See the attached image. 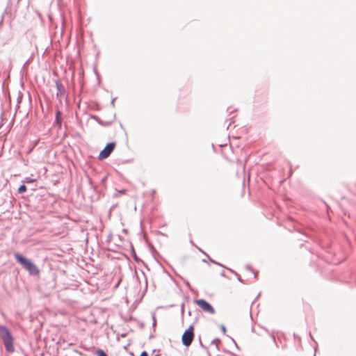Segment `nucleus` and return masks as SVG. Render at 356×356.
<instances>
[{
	"label": "nucleus",
	"instance_id": "24",
	"mask_svg": "<svg viewBox=\"0 0 356 356\" xmlns=\"http://www.w3.org/2000/svg\"><path fill=\"white\" fill-rule=\"evenodd\" d=\"M231 339H232V341L234 342V343L235 344V346L238 349L239 348H238V346L237 343H236V341H234V339H232V338H231Z\"/></svg>",
	"mask_w": 356,
	"mask_h": 356
},
{
	"label": "nucleus",
	"instance_id": "25",
	"mask_svg": "<svg viewBox=\"0 0 356 356\" xmlns=\"http://www.w3.org/2000/svg\"><path fill=\"white\" fill-rule=\"evenodd\" d=\"M200 346H201L202 347H203L204 348L207 349V348L203 345V343H202L201 340H200Z\"/></svg>",
	"mask_w": 356,
	"mask_h": 356
},
{
	"label": "nucleus",
	"instance_id": "1",
	"mask_svg": "<svg viewBox=\"0 0 356 356\" xmlns=\"http://www.w3.org/2000/svg\"><path fill=\"white\" fill-rule=\"evenodd\" d=\"M13 256L16 261L26 270L31 276L38 275L40 273L38 266L29 259L19 252H14Z\"/></svg>",
	"mask_w": 356,
	"mask_h": 356
},
{
	"label": "nucleus",
	"instance_id": "28",
	"mask_svg": "<svg viewBox=\"0 0 356 356\" xmlns=\"http://www.w3.org/2000/svg\"><path fill=\"white\" fill-rule=\"evenodd\" d=\"M202 261H203V262H207L206 259H202Z\"/></svg>",
	"mask_w": 356,
	"mask_h": 356
},
{
	"label": "nucleus",
	"instance_id": "30",
	"mask_svg": "<svg viewBox=\"0 0 356 356\" xmlns=\"http://www.w3.org/2000/svg\"><path fill=\"white\" fill-rule=\"evenodd\" d=\"M25 356H26V355H25Z\"/></svg>",
	"mask_w": 356,
	"mask_h": 356
},
{
	"label": "nucleus",
	"instance_id": "20",
	"mask_svg": "<svg viewBox=\"0 0 356 356\" xmlns=\"http://www.w3.org/2000/svg\"><path fill=\"white\" fill-rule=\"evenodd\" d=\"M140 356H148V354L145 351V350H143L141 353H140Z\"/></svg>",
	"mask_w": 356,
	"mask_h": 356
},
{
	"label": "nucleus",
	"instance_id": "16",
	"mask_svg": "<svg viewBox=\"0 0 356 356\" xmlns=\"http://www.w3.org/2000/svg\"><path fill=\"white\" fill-rule=\"evenodd\" d=\"M152 319H153L152 326L155 327L156 322V317H155L154 314H152Z\"/></svg>",
	"mask_w": 356,
	"mask_h": 356
},
{
	"label": "nucleus",
	"instance_id": "7",
	"mask_svg": "<svg viewBox=\"0 0 356 356\" xmlns=\"http://www.w3.org/2000/svg\"><path fill=\"white\" fill-rule=\"evenodd\" d=\"M56 125L58 126L59 128L61 127L62 125V113L60 111H57L56 113V118L55 122Z\"/></svg>",
	"mask_w": 356,
	"mask_h": 356
},
{
	"label": "nucleus",
	"instance_id": "2",
	"mask_svg": "<svg viewBox=\"0 0 356 356\" xmlns=\"http://www.w3.org/2000/svg\"><path fill=\"white\" fill-rule=\"evenodd\" d=\"M0 339L8 353L15 352L14 337L11 331L4 325H0Z\"/></svg>",
	"mask_w": 356,
	"mask_h": 356
},
{
	"label": "nucleus",
	"instance_id": "6",
	"mask_svg": "<svg viewBox=\"0 0 356 356\" xmlns=\"http://www.w3.org/2000/svg\"><path fill=\"white\" fill-rule=\"evenodd\" d=\"M55 83L57 90L56 94V97L60 99L63 98L65 95V89L64 86L59 80H56Z\"/></svg>",
	"mask_w": 356,
	"mask_h": 356
},
{
	"label": "nucleus",
	"instance_id": "15",
	"mask_svg": "<svg viewBox=\"0 0 356 356\" xmlns=\"http://www.w3.org/2000/svg\"><path fill=\"white\" fill-rule=\"evenodd\" d=\"M235 275H236V277H237V280H238L240 282H241V283H244L243 280L241 279V277H240V275H239L238 273H235Z\"/></svg>",
	"mask_w": 356,
	"mask_h": 356
},
{
	"label": "nucleus",
	"instance_id": "18",
	"mask_svg": "<svg viewBox=\"0 0 356 356\" xmlns=\"http://www.w3.org/2000/svg\"><path fill=\"white\" fill-rule=\"evenodd\" d=\"M142 273H143V275L145 277V289H147V277H145V275L144 272H142Z\"/></svg>",
	"mask_w": 356,
	"mask_h": 356
},
{
	"label": "nucleus",
	"instance_id": "3",
	"mask_svg": "<svg viewBox=\"0 0 356 356\" xmlns=\"http://www.w3.org/2000/svg\"><path fill=\"white\" fill-rule=\"evenodd\" d=\"M194 327L193 325H191L183 333L181 336V342L182 344L188 347L193 342L194 339Z\"/></svg>",
	"mask_w": 356,
	"mask_h": 356
},
{
	"label": "nucleus",
	"instance_id": "12",
	"mask_svg": "<svg viewBox=\"0 0 356 356\" xmlns=\"http://www.w3.org/2000/svg\"><path fill=\"white\" fill-rule=\"evenodd\" d=\"M35 181H36V179H32L31 177H26L24 180V183H27V184L33 183Z\"/></svg>",
	"mask_w": 356,
	"mask_h": 356
},
{
	"label": "nucleus",
	"instance_id": "27",
	"mask_svg": "<svg viewBox=\"0 0 356 356\" xmlns=\"http://www.w3.org/2000/svg\"><path fill=\"white\" fill-rule=\"evenodd\" d=\"M208 356H211L210 353L207 350Z\"/></svg>",
	"mask_w": 356,
	"mask_h": 356
},
{
	"label": "nucleus",
	"instance_id": "23",
	"mask_svg": "<svg viewBox=\"0 0 356 356\" xmlns=\"http://www.w3.org/2000/svg\"><path fill=\"white\" fill-rule=\"evenodd\" d=\"M181 314H184V304H182V305H181Z\"/></svg>",
	"mask_w": 356,
	"mask_h": 356
},
{
	"label": "nucleus",
	"instance_id": "13",
	"mask_svg": "<svg viewBox=\"0 0 356 356\" xmlns=\"http://www.w3.org/2000/svg\"><path fill=\"white\" fill-rule=\"evenodd\" d=\"M266 331L269 333V334H270V337H271V339H272V340H273V343H274L275 344V346L277 347L278 346H277V343H276L275 337V335H274L273 332H269L268 330H266Z\"/></svg>",
	"mask_w": 356,
	"mask_h": 356
},
{
	"label": "nucleus",
	"instance_id": "4",
	"mask_svg": "<svg viewBox=\"0 0 356 356\" xmlns=\"http://www.w3.org/2000/svg\"><path fill=\"white\" fill-rule=\"evenodd\" d=\"M115 147V142H110L108 143L104 148L99 152V154L98 156V159L100 160L108 158L112 152L114 150Z\"/></svg>",
	"mask_w": 356,
	"mask_h": 356
},
{
	"label": "nucleus",
	"instance_id": "29",
	"mask_svg": "<svg viewBox=\"0 0 356 356\" xmlns=\"http://www.w3.org/2000/svg\"><path fill=\"white\" fill-rule=\"evenodd\" d=\"M155 356H159L158 355H155Z\"/></svg>",
	"mask_w": 356,
	"mask_h": 356
},
{
	"label": "nucleus",
	"instance_id": "9",
	"mask_svg": "<svg viewBox=\"0 0 356 356\" xmlns=\"http://www.w3.org/2000/svg\"><path fill=\"white\" fill-rule=\"evenodd\" d=\"M131 255L136 263L139 264L140 262H142V260L137 256L134 248H131Z\"/></svg>",
	"mask_w": 356,
	"mask_h": 356
},
{
	"label": "nucleus",
	"instance_id": "22",
	"mask_svg": "<svg viewBox=\"0 0 356 356\" xmlns=\"http://www.w3.org/2000/svg\"><path fill=\"white\" fill-rule=\"evenodd\" d=\"M251 272L254 274V278H256V277H257V276L258 272H256V271H254V270H253V271H251Z\"/></svg>",
	"mask_w": 356,
	"mask_h": 356
},
{
	"label": "nucleus",
	"instance_id": "17",
	"mask_svg": "<svg viewBox=\"0 0 356 356\" xmlns=\"http://www.w3.org/2000/svg\"><path fill=\"white\" fill-rule=\"evenodd\" d=\"M220 329H221L222 332L224 334H225V332H226V327H225V326L224 325H220Z\"/></svg>",
	"mask_w": 356,
	"mask_h": 356
},
{
	"label": "nucleus",
	"instance_id": "11",
	"mask_svg": "<svg viewBox=\"0 0 356 356\" xmlns=\"http://www.w3.org/2000/svg\"><path fill=\"white\" fill-rule=\"evenodd\" d=\"M96 354L97 356H108L107 354L106 353V352L100 348H98L96 350Z\"/></svg>",
	"mask_w": 356,
	"mask_h": 356
},
{
	"label": "nucleus",
	"instance_id": "14",
	"mask_svg": "<svg viewBox=\"0 0 356 356\" xmlns=\"http://www.w3.org/2000/svg\"><path fill=\"white\" fill-rule=\"evenodd\" d=\"M219 341H220V339L216 338V339H213L211 341V343H216V348L218 349V345L217 343L219 342Z\"/></svg>",
	"mask_w": 356,
	"mask_h": 356
},
{
	"label": "nucleus",
	"instance_id": "5",
	"mask_svg": "<svg viewBox=\"0 0 356 356\" xmlns=\"http://www.w3.org/2000/svg\"><path fill=\"white\" fill-rule=\"evenodd\" d=\"M195 302L198 307H200L204 312L213 314L215 309L213 306L204 299H197L195 300Z\"/></svg>",
	"mask_w": 356,
	"mask_h": 356
},
{
	"label": "nucleus",
	"instance_id": "19",
	"mask_svg": "<svg viewBox=\"0 0 356 356\" xmlns=\"http://www.w3.org/2000/svg\"><path fill=\"white\" fill-rule=\"evenodd\" d=\"M245 268L248 270H250V272L251 271H253V269L252 268V267L250 266V265H246L245 266Z\"/></svg>",
	"mask_w": 356,
	"mask_h": 356
},
{
	"label": "nucleus",
	"instance_id": "21",
	"mask_svg": "<svg viewBox=\"0 0 356 356\" xmlns=\"http://www.w3.org/2000/svg\"><path fill=\"white\" fill-rule=\"evenodd\" d=\"M116 98H113L111 102V105L113 107L115 106V101Z\"/></svg>",
	"mask_w": 356,
	"mask_h": 356
},
{
	"label": "nucleus",
	"instance_id": "26",
	"mask_svg": "<svg viewBox=\"0 0 356 356\" xmlns=\"http://www.w3.org/2000/svg\"><path fill=\"white\" fill-rule=\"evenodd\" d=\"M220 275H221V276H222V277H224V276H225V273H224V272H222V273H220Z\"/></svg>",
	"mask_w": 356,
	"mask_h": 356
},
{
	"label": "nucleus",
	"instance_id": "8",
	"mask_svg": "<svg viewBox=\"0 0 356 356\" xmlns=\"http://www.w3.org/2000/svg\"><path fill=\"white\" fill-rule=\"evenodd\" d=\"M197 249H198L201 252H202V253H203V254H204V255H205V256L209 259V260L211 263H213V264H216V265H218V266H220L224 267L221 264H220V263H218V262L216 261L215 260H213V259H211V258L209 257V255L208 254H207L205 252H204V251H203L202 250H201L200 248H197Z\"/></svg>",
	"mask_w": 356,
	"mask_h": 356
},
{
	"label": "nucleus",
	"instance_id": "10",
	"mask_svg": "<svg viewBox=\"0 0 356 356\" xmlns=\"http://www.w3.org/2000/svg\"><path fill=\"white\" fill-rule=\"evenodd\" d=\"M26 190H27L26 186H25L24 184H23L19 186V187L18 188L17 191H18V193L19 194H22V193H25L26 191Z\"/></svg>",
	"mask_w": 356,
	"mask_h": 356
}]
</instances>
